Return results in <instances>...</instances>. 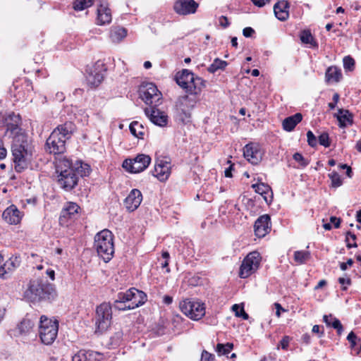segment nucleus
<instances>
[{
	"instance_id": "obj_1",
	"label": "nucleus",
	"mask_w": 361,
	"mask_h": 361,
	"mask_svg": "<svg viewBox=\"0 0 361 361\" xmlns=\"http://www.w3.org/2000/svg\"><path fill=\"white\" fill-rule=\"evenodd\" d=\"M21 118L19 114L11 113L5 118L6 131L5 135L12 137L13 143L11 152L13 161L15 163V169L20 173L27 167L26 156L27 154V135L20 128Z\"/></svg>"
},
{
	"instance_id": "obj_2",
	"label": "nucleus",
	"mask_w": 361,
	"mask_h": 361,
	"mask_svg": "<svg viewBox=\"0 0 361 361\" xmlns=\"http://www.w3.org/2000/svg\"><path fill=\"white\" fill-rule=\"evenodd\" d=\"M90 170V166L82 161L77 160L73 163L66 157L56 161L57 182L66 191L72 190L78 185L79 177L87 176Z\"/></svg>"
},
{
	"instance_id": "obj_3",
	"label": "nucleus",
	"mask_w": 361,
	"mask_h": 361,
	"mask_svg": "<svg viewBox=\"0 0 361 361\" xmlns=\"http://www.w3.org/2000/svg\"><path fill=\"white\" fill-rule=\"evenodd\" d=\"M24 297L32 302H51L56 297V291L47 279L37 278L30 281Z\"/></svg>"
},
{
	"instance_id": "obj_4",
	"label": "nucleus",
	"mask_w": 361,
	"mask_h": 361,
	"mask_svg": "<svg viewBox=\"0 0 361 361\" xmlns=\"http://www.w3.org/2000/svg\"><path fill=\"white\" fill-rule=\"evenodd\" d=\"M74 129V125L71 122H66L56 128L47 139L46 151L54 155L64 153L66 149V140L71 138Z\"/></svg>"
},
{
	"instance_id": "obj_5",
	"label": "nucleus",
	"mask_w": 361,
	"mask_h": 361,
	"mask_svg": "<svg viewBox=\"0 0 361 361\" xmlns=\"http://www.w3.org/2000/svg\"><path fill=\"white\" fill-rule=\"evenodd\" d=\"M94 248L105 262L111 259L114 253V235L108 229H104L94 236Z\"/></svg>"
},
{
	"instance_id": "obj_6",
	"label": "nucleus",
	"mask_w": 361,
	"mask_h": 361,
	"mask_svg": "<svg viewBox=\"0 0 361 361\" xmlns=\"http://www.w3.org/2000/svg\"><path fill=\"white\" fill-rule=\"evenodd\" d=\"M59 323L56 320H51L46 316L40 317L39 326V336L42 343L51 345L57 337Z\"/></svg>"
},
{
	"instance_id": "obj_7",
	"label": "nucleus",
	"mask_w": 361,
	"mask_h": 361,
	"mask_svg": "<svg viewBox=\"0 0 361 361\" xmlns=\"http://www.w3.org/2000/svg\"><path fill=\"white\" fill-rule=\"evenodd\" d=\"M112 319L111 306L109 303L103 302L96 309L95 334H103L111 326Z\"/></svg>"
},
{
	"instance_id": "obj_8",
	"label": "nucleus",
	"mask_w": 361,
	"mask_h": 361,
	"mask_svg": "<svg viewBox=\"0 0 361 361\" xmlns=\"http://www.w3.org/2000/svg\"><path fill=\"white\" fill-rule=\"evenodd\" d=\"M181 312L193 320H199L205 314L204 304L199 300L188 298L180 302Z\"/></svg>"
},
{
	"instance_id": "obj_9",
	"label": "nucleus",
	"mask_w": 361,
	"mask_h": 361,
	"mask_svg": "<svg viewBox=\"0 0 361 361\" xmlns=\"http://www.w3.org/2000/svg\"><path fill=\"white\" fill-rule=\"evenodd\" d=\"M140 98L147 105L157 106L161 99V93L152 82L142 83L139 88Z\"/></svg>"
},
{
	"instance_id": "obj_10",
	"label": "nucleus",
	"mask_w": 361,
	"mask_h": 361,
	"mask_svg": "<svg viewBox=\"0 0 361 361\" xmlns=\"http://www.w3.org/2000/svg\"><path fill=\"white\" fill-rule=\"evenodd\" d=\"M151 162L149 155L140 154L133 159H126L123 163V167L130 173H137L145 171Z\"/></svg>"
},
{
	"instance_id": "obj_11",
	"label": "nucleus",
	"mask_w": 361,
	"mask_h": 361,
	"mask_svg": "<svg viewBox=\"0 0 361 361\" xmlns=\"http://www.w3.org/2000/svg\"><path fill=\"white\" fill-rule=\"evenodd\" d=\"M261 257L259 252H252L249 253L243 261L240 268L239 276L245 279L255 272L259 267Z\"/></svg>"
},
{
	"instance_id": "obj_12",
	"label": "nucleus",
	"mask_w": 361,
	"mask_h": 361,
	"mask_svg": "<svg viewBox=\"0 0 361 361\" xmlns=\"http://www.w3.org/2000/svg\"><path fill=\"white\" fill-rule=\"evenodd\" d=\"M197 95L190 94L180 97L176 103V107L178 112L180 114V119L185 121L190 117V111L195 106L197 99Z\"/></svg>"
},
{
	"instance_id": "obj_13",
	"label": "nucleus",
	"mask_w": 361,
	"mask_h": 361,
	"mask_svg": "<svg viewBox=\"0 0 361 361\" xmlns=\"http://www.w3.org/2000/svg\"><path fill=\"white\" fill-rule=\"evenodd\" d=\"M145 114L152 123L159 127H165L169 122V116L164 112L157 108V106L145 109Z\"/></svg>"
},
{
	"instance_id": "obj_14",
	"label": "nucleus",
	"mask_w": 361,
	"mask_h": 361,
	"mask_svg": "<svg viewBox=\"0 0 361 361\" xmlns=\"http://www.w3.org/2000/svg\"><path fill=\"white\" fill-rule=\"evenodd\" d=\"M106 71L105 64L102 61H97L92 70L87 76V81L89 85L96 87L104 80V72Z\"/></svg>"
},
{
	"instance_id": "obj_15",
	"label": "nucleus",
	"mask_w": 361,
	"mask_h": 361,
	"mask_svg": "<svg viewBox=\"0 0 361 361\" xmlns=\"http://www.w3.org/2000/svg\"><path fill=\"white\" fill-rule=\"evenodd\" d=\"M126 295H122V298L128 300L131 308L135 309L142 305L147 301V295L142 290L135 288H131L125 292Z\"/></svg>"
},
{
	"instance_id": "obj_16",
	"label": "nucleus",
	"mask_w": 361,
	"mask_h": 361,
	"mask_svg": "<svg viewBox=\"0 0 361 361\" xmlns=\"http://www.w3.org/2000/svg\"><path fill=\"white\" fill-rule=\"evenodd\" d=\"M198 6L199 4L195 0H177L173 9L179 15L187 16L195 13Z\"/></svg>"
},
{
	"instance_id": "obj_17",
	"label": "nucleus",
	"mask_w": 361,
	"mask_h": 361,
	"mask_svg": "<svg viewBox=\"0 0 361 361\" xmlns=\"http://www.w3.org/2000/svg\"><path fill=\"white\" fill-rule=\"evenodd\" d=\"M80 207L75 202H67L62 209L60 216L59 224L61 226H68L69 219H75L80 210Z\"/></svg>"
},
{
	"instance_id": "obj_18",
	"label": "nucleus",
	"mask_w": 361,
	"mask_h": 361,
	"mask_svg": "<svg viewBox=\"0 0 361 361\" xmlns=\"http://www.w3.org/2000/svg\"><path fill=\"white\" fill-rule=\"evenodd\" d=\"M245 158L252 164L257 165L262 159L259 145L256 143L247 144L243 148Z\"/></svg>"
},
{
	"instance_id": "obj_19",
	"label": "nucleus",
	"mask_w": 361,
	"mask_h": 361,
	"mask_svg": "<svg viewBox=\"0 0 361 361\" xmlns=\"http://www.w3.org/2000/svg\"><path fill=\"white\" fill-rule=\"evenodd\" d=\"M142 200L141 192L137 189H133L124 200V205L128 211H135Z\"/></svg>"
},
{
	"instance_id": "obj_20",
	"label": "nucleus",
	"mask_w": 361,
	"mask_h": 361,
	"mask_svg": "<svg viewBox=\"0 0 361 361\" xmlns=\"http://www.w3.org/2000/svg\"><path fill=\"white\" fill-rule=\"evenodd\" d=\"M171 173V164L167 161H157L154 166L153 176H156L160 181H165Z\"/></svg>"
},
{
	"instance_id": "obj_21",
	"label": "nucleus",
	"mask_w": 361,
	"mask_h": 361,
	"mask_svg": "<svg viewBox=\"0 0 361 361\" xmlns=\"http://www.w3.org/2000/svg\"><path fill=\"white\" fill-rule=\"evenodd\" d=\"M270 217L267 214L260 216L255 222L254 230L255 233L258 238H262L269 233Z\"/></svg>"
},
{
	"instance_id": "obj_22",
	"label": "nucleus",
	"mask_w": 361,
	"mask_h": 361,
	"mask_svg": "<svg viewBox=\"0 0 361 361\" xmlns=\"http://www.w3.org/2000/svg\"><path fill=\"white\" fill-rule=\"evenodd\" d=\"M193 73L188 69H183L176 75V81L177 84L188 93L190 85L193 80Z\"/></svg>"
},
{
	"instance_id": "obj_23",
	"label": "nucleus",
	"mask_w": 361,
	"mask_h": 361,
	"mask_svg": "<svg viewBox=\"0 0 361 361\" xmlns=\"http://www.w3.org/2000/svg\"><path fill=\"white\" fill-rule=\"evenodd\" d=\"M334 117L336 118L338 121V126L341 128L351 126L353 123V114L348 109H338V113L334 114Z\"/></svg>"
},
{
	"instance_id": "obj_24",
	"label": "nucleus",
	"mask_w": 361,
	"mask_h": 361,
	"mask_svg": "<svg viewBox=\"0 0 361 361\" xmlns=\"http://www.w3.org/2000/svg\"><path fill=\"white\" fill-rule=\"evenodd\" d=\"M112 19L111 12L106 2L101 3L97 8V22L99 25H105L111 23Z\"/></svg>"
},
{
	"instance_id": "obj_25",
	"label": "nucleus",
	"mask_w": 361,
	"mask_h": 361,
	"mask_svg": "<svg viewBox=\"0 0 361 361\" xmlns=\"http://www.w3.org/2000/svg\"><path fill=\"white\" fill-rule=\"evenodd\" d=\"M289 3L283 0L275 4L274 11L276 17L281 21H285L288 18Z\"/></svg>"
},
{
	"instance_id": "obj_26",
	"label": "nucleus",
	"mask_w": 361,
	"mask_h": 361,
	"mask_svg": "<svg viewBox=\"0 0 361 361\" xmlns=\"http://www.w3.org/2000/svg\"><path fill=\"white\" fill-rule=\"evenodd\" d=\"M20 212L13 205L4 210L2 214L3 219L10 224H17L20 222Z\"/></svg>"
},
{
	"instance_id": "obj_27",
	"label": "nucleus",
	"mask_w": 361,
	"mask_h": 361,
	"mask_svg": "<svg viewBox=\"0 0 361 361\" xmlns=\"http://www.w3.org/2000/svg\"><path fill=\"white\" fill-rule=\"evenodd\" d=\"M20 264V259L19 257H11L4 266L0 267V277L2 279H6L8 271H11L16 268L18 267Z\"/></svg>"
},
{
	"instance_id": "obj_28",
	"label": "nucleus",
	"mask_w": 361,
	"mask_h": 361,
	"mask_svg": "<svg viewBox=\"0 0 361 361\" xmlns=\"http://www.w3.org/2000/svg\"><path fill=\"white\" fill-rule=\"evenodd\" d=\"M302 119V115L300 113H296L295 114L286 118L282 123L283 128L287 131H292L295 127L298 124Z\"/></svg>"
},
{
	"instance_id": "obj_29",
	"label": "nucleus",
	"mask_w": 361,
	"mask_h": 361,
	"mask_svg": "<svg viewBox=\"0 0 361 361\" xmlns=\"http://www.w3.org/2000/svg\"><path fill=\"white\" fill-rule=\"evenodd\" d=\"M341 78V71L336 66H330L326 69L325 73V80L326 82H338Z\"/></svg>"
},
{
	"instance_id": "obj_30",
	"label": "nucleus",
	"mask_w": 361,
	"mask_h": 361,
	"mask_svg": "<svg viewBox=\"0 0 361 361\" xmlns=\"http://www.w3.org/2000/svg\"><path fill=\"white\" fill-rule=\"evenodd\" d=\"M206 86V81L202 78L195 77L193 75V80L192 83L189 86L188 93L190 94H198L202 89Z\"/></svg>"
},
{
	"instance_id": "obj_31",
	"label": "nucleus",
	"mask_w": 361,
	"mask_h": 361,
	"mask_svg": "<svg viewBox=\"0 0 361 361\" xmlns=\"http://www.w3.org/2000/svg\"><path fill=\"white\" fill-rule=\"evenodd\" d=\"M323 321L328 326H331L336 329L338 334L341 335L343 332V328L341 322L332 314L324 315Z\"/></svg>"
},
{
	"instance_id": "obj_32",
	"label": "nucleus",
	"mask_w": 361,
	"mask_h": 361,
	"mask_svg": "<svg viewBox=\"0 0 361 361\" xmlns=\"http://www.w3.org/2000/svg\"><path fill=\"white\" fill-rule=\"evenodd\" d=\"M122 295H126L125 292L118 293L117 295V298L115 300L113 307L118 310L125 311L127 310H133L131 308V305L128 300L122 298Z\"/></svg>"
},
{
	"instance_id": "obj_33",
	"label": "nucleus",
	"mask_w": 361,
	"mask_h": 361,
	"mask_svg": "<svg viewBox=\"0 0 361 361\" xmlns=\"http://www.w3.org/2000/svg\"><path fill=\"white\" fill-rule=\"evenodd\" d=\"M130 131L135 137L143 139L145 128L138 121H133L129 126Z\"/></svg>"
},
{
	"instance_id": "obj_34",
	"label": "nucleus",
	"mask_w": 361,
	"mask_h": 361,
	"mask_svg": "<svg viewBox=\"0 0 361 361\" xmlns=\"http://www.w3.org/2000/svg\"><path fill=\"white\" fill-rule=\"evenodd\" d=\"M252 188L255 189L256 192L262 195L267 202H268L266 195L269 192L272 194L271 188L269 185L264 183H255L252 185Z\"/></svg>"
},
{
	"instance_id": "obj_35",
	"label": "nucleus",
	"mask_w": 361,
	"mask_h": 361,
	"mask_svg": "<svg viewBox=\"0 0 361 361\" xmlns=\"http://www.w3.org/2000/svg\"><path fill=\"white\" fill-rule=\"evenodd\" d=\"M228 63L220 59H215L213 63L208 67L207 71L211 73H214L219 70H224Z\"/></svg>"
},
{
	"instance_id": "obj_36",
	"label": "nucleus",
	"mask_w": 361,
	"mask_h": 361,
	"mask_svg": "<svg viewBox=\"0 0 361 361\" xmlns=\"http://www.w3.org/2000/svg\"><path fill=\"white\" fill-rule=\"evenodd\" d=\"M127 35V30L124 27H118L112 30L111 33V40L114 42H119Z\"/></svg>"
},
{
	"instance_id": "obj_37",
	"label": "nucleus",
	"mask_w": 361,
	"mask_h": 361,
	"mask_svg": "<svg viewBox=\"0 0 361 361\" xmlns=\"http://www.w3.org/2000/svg\"><path fill=\"white\" fill-rule=\"evenodd\" d=\"M233 348L232 343H227L226 344L218 343L216 347V351L219 355H228Z\"/></svg>"
},
{
	"instance_id": "obj_38",
	"label": "nucleus",
	"mask_w": 361,
	"mask_h": 361,
	"mask_svg": "<svg viewBox=\"0 0 361 361\" xmlns=\"http://www.w3.org/2000/svg\"><path fill=\"white\" fill-rule=\"evenodd\" d=\"M310 257V253L308 251H295L294 252V259L296 262L303 264Z\"/></svg>"
},
{
	"instance_id": "obj_39",
	"label": "nucleus",
	"mask_w": 361,
	"mask_h": 361,
	"mask_svg": "<svg viewBox=\"0 0 361 361\" xmlns=\"http://www.w3.org/2000/svg\"><path fill=\"white\" fill-rule=\"evenodd\" d=\"M94 0H75L73 8L75 11H82L93 4Z\"/></svg>"
},
{
	"instance_id": "obj_40",
	"label": "nucleus",
	"mask_w": 361,
	"mask_h": 361,
	"mask_svg": "<svg viewBox=\"0 0 361 361\" xmlns=\"http://www.w3.org/2000/svg\"><path fill=\"white\" fill-rule=\"evenodd\" d=\"M34 322L30 319L26 317L19 324V331L21 334H25L34 326Z\"/></svg>"
},
{
	"instance_id": "obj_41",
	"label": "nucleus",
	"mask_w": 361,
	"mask_h": 361,
	"mask_svg": "<svg viewBox=\"0 0 361 361\" xmlns=\"http://www.w3.org/2000/svg\"><path fill=\"white\" fill-rule=\"evenodd\" d=\"M329 177L331 180V186L334 188L340 187L343 184V181L340 175L335 171L329 174Z\"/></svg>"
},
{
	"instance_id": "obj_42",
	"label": "nucleus",
	"mask_w": 361,
	"mask_h": 361,
	"mask_svg": "<svg viewBox=\"0 0 361 361\" xmlns=\"http://www.w3.org/2000/svg\"><path fill=\"white\" fill-rule=\"evenodd\" d=\"M300 40L304 44H312L314 41L313 37L310 30H304L300 33Z\"/></svg>"
},
{
	"instance_id": "obj_43",
	"label": "nucleus",
	"mask_w": 361,
	"mask_h": 361,
	"mask_svg": "<svg viewBox=\"0 0 361 361\" xmlns=\"http://www.w3.org/2000/svg\"><path fill=\"white\" fill-rule=\"evenodd\" d=\"M233 311L235 312V315L238 317H242L243 319H247L249 315L245 312L243 307H240L239 305L235 304L232 307Z\"/></svg>"
},
{
	"instance_id": "obj_44",
	"label": "nucleus",
	"mask_w": 361,
	"mask_h": 361,
	"mask_svg": "<svg viewBox=\"0 0 361 361\" xmlns=\"http://www.w3.org/2000/svg\"><path fill=\"white\" fill-rule=\"evenodd\" d=\"M343 67L346 71H353L355 67V60L350 56H345L343 59Z\"/></svg>"
},
{
	"instance_id": "obj_45",
	"label": "nucleus",
	"mask_w": 361,
	"mask_h": 361,
	"mask_svg": "<svg viewBox=\"0 0 361 361\" xmlns=\"http://www.w3.org/2000/svg\"><path fill=\"white\" fill-rule=\"evenodd\" d=\"M318 142L321 145L329 147L331 145L329 134L327 133H322L318 137Z\"/></svg>"
},
{
	"instance_id": "obj_46",
	"label": "nucleus",
	"mask_w": 361,
	"mask_h": 361,
	"mask_svg": "<svg viewBox=\"0 0 361 361\" xmlns=\"http://www.w3.org/2000/svg\"><path fill=\"white\" fill-rule=\"evenodd\" d=\"M293 159L302 167L307 166L309 164L308 161L299 152H296L293 154Z\"/></svg>"
},
{
	"instance_id": "obj_47",
	"label": "nucleus",
	"mask_w": 361,
	"mask_h": 361,
	"mask_svg": "<svg viewBox=\"0 0 361 361\" xmlns=\"http://www.w3.org/2000/svg\"><path fill=\"white\" fill-rule=\"evenodd\" d=\"M307 142L308 145L312 147H314L317 145V140L314 135V133L311 130H308L307 133Z\"/></svg>"
},
{
	"instance_id": "obj_48",
	"label": "nucleus",
	"mask_w": 361,
	"mask_h": 361,
	"mask_svg": "<svg viewBox=\"0 0 361 361\" xmlns=\"http://www.w3.org/2000/svg\"><path fill=\"white\" fill-rule=\"evenodd\" d=\"M73 361H87V351L80 350L77 354L73 356Z\"/></svg>"
},
{
	"instance_id": "obj_49",
	"label": "nucleus",
	"mask_w": 361,
	"mask_h": 361,
	"mask_svg": "<svg viewBox=\"0 0 361 361\" xmlns=\"http://www.w3.org/2000/svg\"><path fill=\"white\" fill-rule=\"evenodd\" d=\"M101 355L94 351H87V361H99Z\"/></svg>"
},
{
	"instance_id": "obj_50",
	"label": "nucleus",
	"mask_w": 361,
	"mask_h": 361,
	"mask_svg": "<svg viewBox=\"0 0 361 361\" xmlns=\"http://www.w3.org/2000/svg\"><path fill=\"white\" fill-rule=\"evenodd\" d=\"M215 355L204 350L202 352L201 361H214Z\"/></svg>"
},
{
	"instance_id": "obj_51",
	"label": "nucleus",
	"mask_w": 361,
	"mask_h": 361,
	"mask_svg": "<svg viewBox=\"0 0 361 361\" xmlns=\"http://www.w3.org/2000/svg\"><path fill=\"white\" fill-rule=\"evenodd\" d=\"M347 339L351 345L352 348H354L357 345V342L360 341L356 334L351 331L347 336Z\"/></svg>"
},
{
	"instance_id": "obj_52",
	"label": "nucleus",
	"mask_w": 361,
	"mask_h": 361,
	"mask_svg": "<svg viewBox=\"0 0 361 361\" xmlns=\"http://www.w3.org/2000/svg\"><path fill=\"white\" fill-rule=\"evenodd\" d=\"M349 238H350L351 239L355 240L356 239V235L353 233H352L351 231H348L346 233L345 240L347 242V245H346L347 247L348 248L357 247V245L356 243H355L353 244H350V243H348Z\"/></svg>"
},
{
	"instance_id": "obj_53",
	"label": "nucleus",
	"mask_w": 361,
	"mask_h": 361,
	"mask_svg": "<svg viewBox=\"0 0 361 361\" xmlns=\"http://www.w3.org/2000/svg\"><path fill=\"white\" fill-rule=\"evenodd\" d=\"M290 340L291 338L288 336H283L280 341V345L281 348L283 350H287Z\"/></svg>"
},
{
	"instance_id": "obj_54",
	"label": "nucleus",
	"mask_w": 361,
	"mask_h": 361,
	"mask_svg": "<svg viewBox=\"0 0 361 361\" xmlns=\"http://www.w3.org/2000/svg\"><path fill=\"white\" fill-rule=\"evenodd\" d=\"M340 96L338 93H334L333 95V102L329 103L328 106L330 109H334L336 106L337 103L339 101Z\"/></svg>"
},
{
	"instance_id": "obj_55",
	"label": "nucleus",
	"mask_w": 361,
	"mask_h": 361,
	"mask_svg": "<svg viewBox=\"0 0 361 361\" xmlns=\"http://www.w3.org/2000/svg\"><path fill=\"white\" fill-rule=\"evenodd\" d=\"M354 263L353 259H348L346 262H341L340 264V268L341 270L345 271L348 269V267H351Z\"/></svg>"
},
{
	"instance_id": "obj_56",
	"label": "nucleus",
	"mask_w": 361,
	"mask_h": 361,
	"mask_svg": "<svg viewBox=\"0 0 361 361\" xmlns=\"http://www.w3.org/2000/svg\"><path fill=\"white\" fill-rule=\"evenodd\" d=\"M255 33L254 29L250 27H247L243 29V34L245 37H250Z\"/></svg>"
},
{
	"instance_id": "obj_57",
	"label": "nucleus",
	"mask_w": 361,
	"mask_h": 361,
	"mask_svg": "<svg viewBox=\"0 0 361 361\" xmlns=\"http://www.w3.org/2000/svg\"><path fill=\"white\" fill-rule=\"evenodd\" d=\"M330 223L331 225L334 224L335 228H338L340 227L341 225V219L337 218L336 216H331Z\"/></svg>"
},
{
	"instance_id": "obj_58",
	"label": "nucleus",
	"mask_w": 361,
	"mask_h": 361,
	"mask_svg": "<svg viewBox=\"0 0 361 361\" xmlns=\"http://www.w3.org/2000/svg\"><path fill=\"white\" fill-rule=\"evenodd\" d=\"M6 149L4 146V142L1 139H0V159H2L6 156Z\"/></svg>"
},
{
	"instance_id": "obj_59",
	"label": "nucleus",
	"mask_w": 361,
	"mask_h": 361,
	"mask_svg": "<svg viewBox=\"0 0 361 361\" xmlns=\"http://www.w3.org/2000/svg\"><path fill=\"white\" fill-rule=\"evenodd\" d=\"M219 23H220L221 26H222L224 28L227 27L230 24L228 22V19L224 16H222L220 17Z\"/></svg>"
},
{
	"instance_id": "obj_60",
	"label": "nucleus",
	"mask_w": 361,
	"mask_h": 361,
	"mask_svg": "<svg viewBox=\"0 0 361 361\" xmlns=\"http://www.w3.org/2000/svg\"><path fill=\"white\" fill-rule=\"evenodd\" d=\"M340 168H341V169H346V170H347V171H346V175H347V176H348V177H349V178H351L353 172H352V169H351V168H350L349 166H348V165H347V164H341V165H340Z\"/></svg>"
},
{
	"instance_id": "obj_61",
	"label": "nucleus",
	"mask_w": 361,
	"mask_h": 361,
	"mask_svg": "<svg viewBox=\"0 0 361 361\" xmlns=\"http://www.w3.org/2000/svg\"><path fill=\"white\" fill-rule=\"evenodd\" d=\"M320 329L319 325H314L312 331L314 334H319V337H322L324 335V331H320Z\"/></svg>"
},
{
	"instance_id": "obj_62",
	"label": "nucleus",
	"mask_w": 361,
	"mask_h": 361,
	"mask_svg": "<svg viewBox=\"0 0 361 361\" xmlns=\"http://www.w3.org/2000/svg\"><path fill=\"white\" fill-rule=\"evenodd\" d=\"M252 3L258 6V7H262L264 6L267 2L269 1V0H252Z\"/></svg>"
},
{
	"instance_id": "obj_63",
	"label": "nucleus",
	"mask_w": 361,
	"mask_h": 361,
	"mask_svg": "<svg viewBox=\"0 0 361 361\" xmlns=\"http://www.w3.org/2000/svg\"><path fill=\"white\" fill-rule=\"evenodd\" d=\"M274 306H275V308H276V315L278 317H279L281 316V311H285V310L278 302H275L274 303Z\"/></svg>"
},
{
	"instance_id": "obj_64",
	"label": "nucleus",
	"mask_w": 361,
	"mask_h": 361,
	"mask_svg": "<svg viewBox=\"0 0 361 361\" xmlns=\"http://www.w3.org/2000/svg\"><path fill=\"white\" fill-rule=\"evenodd\" d=\"M338 282L341 285H345V284L350 285L351 284V279L350 278L340 277L338 279Z\"/></svg>"
}]
</instances>
